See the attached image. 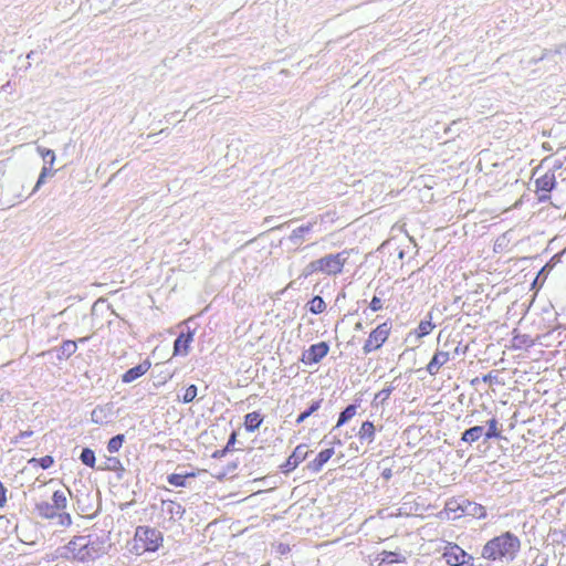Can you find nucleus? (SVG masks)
Listing matches in <instances>:
<instances>
[{
  "label": "nucleus",
  "mask_w": 566,
  "mask_h": 566,
  "mask_svg": "<svg viewBox=\"0 0 566 566\" xmlns=\"http://www.w3.org/2000/svg\"><path fill=\"white\" fill-rule=\"evenodd\" d=\"M108 537L105 535H77L55 551V558L87 563L107 554Z\"/></svg>",
  "instance_id": "f257e3e1"
},
{
  "label": "nucleus",
  "mask_w": 566,
  "mask_h": 566,
  "mask_svg": "<svg viewBox=\"0 0 566 566\" xmlns=\"http://www.w3.org/2000/svg\"><path fill=\"white\" fill-rule=\"evenodd\" d=\"M520 549V538L507 531L488 541L482 548L481 556L488 560L511 563L516 558Z\"/></svg>",
  "instance_id": "f03ea898"
},
{
  "label": "nucleus",
  "mask_w": 566,
  "mask_h": 566,
  "mask_svg": "<svg viewBox=\"0 0 566 566\" xmlns=\"http://www.w3.org/2000/svg\"><path fill=\"white\" fill-rule=\"evenodd\" d=\"M67 493L71 494L69 490H56L51 497V502L41 501L35 503V513L44 520L55 518L60 511L67 507Z\"/></svg>",
  "instance_id": "7ed1b4c3"
},
{
  "label": "nucleus",
  "mask_w": 566,
  "mask_h": 566,
  "mask_svg": "<svg viewBox=\"0 0 566 566\" xmlns=\"http://www.w3.org/2000/svg\"><path fill=\"white\" fill-rule=\"evenodd\" d=\"M135 541L143 544L144 551L156 552L163 545V533L148 525H139L135 530Z\"/></svg>",
  "instance_id": "20e7f679"
},
{
  "label": "nucleus",
  "mask_w": 566,
  "mask_h": 566,
  "mask_svg": "<svg viewBox=\"0 0 566 566\" xmlns=\"http://www.w3.org/2000/svg\"><path fill=\"white\" fill-rule=\"evenodd\" d=\"M352 252H353L352 249L350 250L345 249L338 253H331V254L324 255L323 258H319L321 272L326 275H331V276L340 274L343 272L344 265L347 263Z\"/></svg>",
  "instance_id": "39448f33"
},
{
  "label": "nucleus",
  "mask_w": 566,
  "mask_h": 566,
  "mask_svg": "<svg viewBox=\"0 0 566 566\" xmlns=\"http://www.w3.org/2000/svg\"><path fill=\"white\" fill-rule=\"evenodd\" d=\"M390 331L391 323L389 321L379 324L375 329H373L363 346L364 354L368 355L371 352L379 349L388 339Z\"/></svg>",
  "instance_id": "423d86ee"
},
{
  "label": "nucleus",
  "mask_w": 566,
  "mask_h": 566,
  "mask_svg": "<svg viewBox=\"0 0 566 566\" xmlns=\"http://www.w3.org/2000/svg\"><path fill=\"white\" fill-rule=\"evenodd\" d=\"M443 557L450 566H473V557L457 544H450Z\"/></svg>",
  "instance_id": "0eeeda50"
},
{
  "label": "nucleus",
  "mask_w": 566,
  "mask_h": 566,
  "mask_svg": "<svg viewBox=\"0 0 566 566\" xmlns=\"http://www.w3.org/2000/svg\"><path fill=\"white\" fill-rule=\"evenodd\" d=\"M329 350V346L326 342H319L310 346L302 355V361L306 365H313L319 363Z\"/></svg>",
  "instance_id": "6e6552de"
},
{
  "label": "nucleus",
  "mask_w": 566,
  "mask_h": 566,
  "mask_svg": "<svg viewBox=\"0 0 566 566\" xmlns=\"http://www.w3.org/2000/svg\"><path fill=\"white\" fill-rule=\"evenodd\" d=\"M308 454L306 444H298L292 454L286 459V461L280 465V469L283 473H290L293 471L300 463H302Z\"/></svg>",
  "instance_id": "1a4fd4ad"
},
{
  "label": "nucleus",
  "mask_w": 566,
  "mask_h": 566,
  "mask_svg": "<svg viewBox=\"0 0 566 566\" xmlns=\"http://www.w3.org/2000/svg\"><path fill=\"white\" fill-rule=\"evenodd\" d=\"M536 191L538 193V200L545 201L549 198V192L556 186V179L554 172L547 171L542 177L535 180Z\"/></svg>",
  "instance_id": "9d476101"
},
{
  "label": "nucleus",
  "mask_w": 566,
  "mask_h": 566,
  "mask_svg": "<svg viewBox=\"0 0 566 566\" xmlns=\"http://www.w3.org/2000/svg\"><path fill=\"white\" fill-rule=\"evenodd\" d=\"M195 331L187 325V331L181 332L174 342V355L186 356L193 340Z\"/></svg>",
  "instance_id": "9b49d317"
},
{
  "label": "nucleus",
  "mask_w": 566,
  "mask_h": 566,
  "mask_svg": "<svg viewBox=\"0 0 566 566\" xmlns=\"http://www.w3.org/2000/svg\"><path fill=\"white\" fill-rule=\"evenodd\" d=\"M151 364L148 359L142 361L140 364L129 368L122 375V381L125 384L133 382L138 379L143 375H145L150 368Z\"/></svg>",
  "instance_id": "f8f14e48"
},
{
  "label": "nucleus",
  "mask_w": 566,
  "mask_h": 566,
  "mask_svg": "<svg viewBox=\"0 0 566 566\" xmlns=\"http://www.w3.org/2000/svg\"><path fill=\"white\" fill-rule=\"evenodd\" d=\"M334 448H327L322 450L314 460L307 463V469L313 473H318L322 471L323 467L327 461L334 455Z\"/></svg>",
  "instance_id": "ddd939ff"
},
{
  "label": "nucleus",
  "mask_w": 566,
  "mask_h": 566,
  "mask_svg": "<svg viewBox=\"0 0 566 566\" xmlns=\"http://www.w3.org/2000/svg\"><path fill=\"white\" fill-rule=\"evenodd\" d=\"M449 359L450 354L448 352L437 350L426 369L431 376H434L439 373L440 368L449 361Z\"/></svg>",
  "instance_id": "4468645a"
},
{
  "label": "nucleus",
  "mask_w": 566,
  "mask_h": 566,
  "mask_svg": "<svg viewBox=\"0 0 566 566\" xmlns=\"http://www.w3.org/2000/svg\"><path fill=\"white\" fill-rule=\"evenodd\" d=\"M462 513L468 516H472L474 518H485L486 517V509L475 502L464 499L462 504Z\"/></svg>",
  "instance_id": "2eb2a0df"
},
{
  "label": "nucleus",
  "mask_w": 566,
  "mask_h": 566,
  "mask_svg": "<svg viewBox=\"0 0 566 566\" xmlns=\"http://www.w3.org/2000/svg\"><path fill=\"white\" fill-rule=\"evenodd\" d=\"M316 222H308L307 224H302L298 228L294 229L289 235V240L294 245H301L305 240V237L313 230V227Z\"/></svg>",
  "instance_id": "dca6fc26"
},
{
  "label": "nucleus",
  "mask_w": 566,
  "mask_h": 566,
  "mask_svg": "<svg viewBox=\"0 0 566 566\" xmlns=\"http://www.w3.org/2000/svg\"><path fill=\"white\" fill-rule=\"evenodd\" d=\"M77 349V342L75 340H71V339H66L64 340L60 347H57L55 350H56V358L59 360H66L69 359L72 355L75 354Z\"/></svg>",
  "instance_id": "f3484780"
},
{
  "label": "nucleus",
  "mask_w": 566,
  "mask_h": 566,
  "mask_svg": "<svg viewBox=\"0 0 566 566\" xmlns=\"http://www.w3.org/2000/svg\"><path fill=\"white\" fill-rule=\"evenodd\" d=\"M196 478L195 472H185V473H171L167 476V482L170 485L177 488H187L189 486L188 480Z\"/></svg>",
  "instance_id": "a211bd4d"
},
{
  "label": "nucleus",
  "mask_w": 566,
  "mask_h": 566,
  "mask_svg": "<svg viewBox=\"0 0 566 566\" xmlns=\"http://www.w3.org/2000/svg\"><path fill=\"white\" fill-rule=\"evenodd\" d=\"M163 506L166 513L170 516V518L174 520H181L186 512L185 507L181 504L170 500L163 501Z\"/></svg>",
  "instance_id": "6ab92c4d"
},
{
  "label": "nucleus",
  "mask_w": 566,
  "mask_h": 566,
  "mask_svg": "<svg viewBox=\"0 0 566 566\" xmlns=\"http://www.w3.org/2000/svg\"><path fill=\"white\" fill-rule=\"evenodd\" d=\"M484 436V427L483 426H474L467 430H464L461 434V442L473 443L478 441L481 437Z\"/></svg>",
  "instance_id": "aec40b11"
},
{
  "label": "nucleus",
  "mask_w": 566,
  "mask_h": 566,
  "mask_svg": "<svg viewBox=\"0 0 566 566\" xmlns=\"http://www.w3.org/2000/svg\"><path fill=\"white\" fill-rule=\"evenodd\" d=\"M263 422V417L259 411L249 412L244 417V428L248 432H254Z\"/></svg>",
  "instance_id": "412c9836"
},
{
  "label": "nucleus",
  "mask_w": 566,
  "mask_h": 566,
  "mask_svg": "<svg viewBox=\"0 0 566 566\" xmlns=\"http://www.w3.org/2000/svg\"><path fill=\"white\" fill-rule=\"evenodd\" d=\"M380 563L392 564V563H405L406 557L398 552L382 551L377 557Z\"/></svg>",
  "instance_id": "4be33fe9"
},
{
  "label": "nucleus",
  "mask_w": 566,
  "mask_h": 566,
  "mask_svg": "<svg viewBox=\"0 0 566 566\" xmlns=\"http://www.w3.org/2000/svg\"><path fill=\"white\" fill-rule=\"evenodd\" d=\"M397 380V378L390 382L388 386H386L384 389H381L379 392H377L374 397L373 403L378 405H385V402L389 399L390 395L394 390H396V386L394 382Z\"/></svg>",
  "instance_id": "5701e85b"
},
{
  "label": "nucleus",
  "mask_w": 566,
  "mask_h": 566,
  "mask_svg": "<svg viewBox=\"0 0 566 566\" xmlns=\"http://www.w3.org/2000/svg\"><path fill=\"white\" fill-rule=\"evenodd\" d=\"M356 411H357V405L356 403H352V405H348L340 413H339V417H338V420H337V423L336 426L333 428V430L342 427L343 424H345L346 422H348L355 415H356Z\"/></svg>",
  "instance_id": "b1692460"
},
{
  "label": "nucleus",
  "mask_w": 566,
  "mask_h": 566,
  "mask_svg": "<svg viewBox=\"0 0 566 566\" xmlns=\"http://www.w3.org/2000/svg\"><path fill=\"white\" fill-rule=\"evenodd\" d=\"M358 437L360 440H366L368 442H373L375 439V426L371 421H364L360 430L358 432Z\"/></svg>",
  "instance_id": "393cba45"
},
{
  "label": "nucleus",
  "mask_w": 566,
  "mask_h": 566,
  "mask_svg": "<svg viewBox=\"0 0 566 566\" xmlns=\"http://www.w3.org/2000/svg\"><path fill=\"white\" fill-rule=\"evenodd\" d=\"M486 424H488V430H484V438L485 440H491V439H500L502 438L501 436V431L499 429V421L495 419V418H492L490 420L486 421Z\"/></svg>",
  "instance_id": "a878e982"
},
{
  "label": "nucleus",
  "mask_w": 566,
  "mask_h": 566,
  "mask_svg": "<svg viewBox=\"0 0 566 566\" xmlns=\"http://www.w3.org/2000/svg\"><path fill=\"white\" fill-rule=\"evenodd\" d=\"M78 459L84 465L92 469L95 468L96 457L95 452L91 448H83Z\"/></svg>",
  "instance_id": "bb28decb"
},
{
  "label": "nucleus",
  "mask_w": 566,
  "mask_h": 566,
  "mask_svg": "<svg viewBox=\"0 0 566 566\" xmlns=\"http://www.w3.org/2000/svg\"><path fill=\"white\" fill-rule=\"evenodd\" d=\"M323 402V399H318V400H315L311 403V406L304 410L303 412H301L298 415V417L296 418V424H301L302 422H304L308 417H311L312 415H314L319 408H321V405Z\"/></svg>",
  "instance_id": "cd10ccee"
},
{
  "label": "nucleus",
  "mask_w": 566,
  "mask_h": 566,
  "mask_svg": "<svg viewBox=\"0 0 566 566\" xmlns=\"http://www.w3.org/2000/svg\"><path fill=\"white\" fill-rule=\"evenodd\" d=\"M308 311L312 314H321L326 310V303L319 295L314 296L308 303Z\"/></svg>",
  "instance_id": "c85d7f7f"
},
{
  "label": "nucleus",
  "mask_w": 566,
  "mask_h": 566,
  "mask_svg": "<svg viewBox=\"0 0 566 566\" xmlns=\"http://www.w3.org/2000/svg\"><path fill=\"white\" fill-rule=\"evenodd\" d=\"M463 500L464 499L448 501L447 504H446V512L448 514L450 512L454 513L455 515L453 516V518H458V517H461L462 515H464V513H462Z\"/></svg>",
  "instance_id": "c756f323"
},
{
  "label": "nucleus",
  "mask_w": 566,
  "mask_h": 566,
  "mask_svg": "<svg viewBox=\"0 0 566 566\" xmlns=\"http://www.w3.org/2000/svg\"><path fill=\"white\" fill-rule=\"evenodd\" d=\"M31 467H40L43 470L50 469L54 464V459L51 455H44L42 458H32L28 462Z\"/></svg>",
  "instance_id": "7c9ffc66"
},
{
  "label": "nucleus",
  "mask_w": 566,
  "mask_h": 566,
  "mask_svg": "<svg viewBox=\"0 0 566 566\" xmlns=\"http://www.w3.org/2000/svg\"><path fill=\"white\" fill-rule=\"evenodd\" d=\"M428 316L429 318L421 321L418 328L416 329V334L420 338L429 335L434 328V325L431 322V314H429Z\"/></svg>",
  "instance_id": "2f4dec72"
},
{
  "label": "nucleus",
  "mask_w": 566,
  "mask_h": 566,
  "mask_svg": "<svg viewBox=\"0 0 566 566\" xmlns=\"http://www.w3.org/2000/svg\"><path fill=\"white\" fill-rule=\"evenodd\" d=\"M97 470H108V471H123V464L120 460L116 457H109L106 459L105 465L98 467Z\"/></svg>",
  "instance_id": "473e14b6"
},
{
  "label": "nucleus",
  "mask_w": 566,
  "mask_h": 566,
  "mask_svg": "<svg viewBox=\"0 0 566 566\" xmlns=\"http://www.w3.org/2000/svg\"><path fill=\"white\" fill-rule=\"evenodd\" d=\"M124 441H125L124 434H116V436L112 437L107 442V451L109 453L117 452L122 448Z\"/></svg>",
  "instance_id": "72a5a7b5"
},
{
  "label": "nucleus",
  "mask_w": 566,
  "mask_h": 566,
  "mask_svg": "<svg viewBox=\"0 0 566 566\" xmlns=\"http://www.w3.org/2000/svg\"><path fill=\"white\" fill-rule=\"evenodd\" d=\"M514 347L521 348V347H533L535 345L534 339L531 338L530 335L523 334V335H516L513 338Z\"/></svg>",
  "instance_id": "f704fd0d"
},
{
  "label": "nucleus",
  "mask_w": 566,
  "mask_h": 566,
  "mask_svg": "<svg viewBox=\"0 0 566 566\" xmlns=\"http://www.w3.org/2000/svg\"><path fill=\"white\" fill-rule=\"evenodd\" d=\"M38 151L40 153L41 157L44 160V165L53 166L55 161V154L52 149L44 148V147H38Z\"/></svg>",
  "instance_id": "c9c22d12"
},
{
  "label": "nucleus",
  "mask_w": 566,
  "mask_h": 566,
  "mask_svg": "<svg viewBox=\"0 0 566 566\" xmlns=\"http://www.w3.org/2000/svg\"><path fill=\"white\" fill-rule=\"evenodd\" d=\"M197 392H198V388L196 385L188 386L185 390L181 401L184 403L192 402L195 400V398L197 397Z\"/></svg>",
  "instance_id": "e433bc0d"
},
{
  "label": "nucleus",
  "mask_w": 566,
  "mask_h": 566,
  "mask_svg": "<svg viewBox=\"0 0 566 566\" xmlns=\"http://www.w3.org/2000/svg\"><path fill=\"white\" fill-rule=\"evenodd\" d=\"M55 518H57V524L60 526L69 527L72 525V517H71L70 513L65 512V510L60 511L59 515H56Z\"/></svg>",
  "instance_id": "4c0bfd02"
},
{
  "label": "nucleus",
  "mask_w": 566,
  "mask_h": 566,
  "mask_svg": "<svg viewBox=\"0 0 566 566\" xmlns=\"http://www.w3.org/2000/svg\"><path fill=\"white\" fill-rule=\"evenodd\" d=\"M319 264H321L319 259H317V260H314V261L310 262V263L305 266L304 272H303V275H304L305 277H307L308 275H311V274H313V273H315V272H321V266H319Z\"/></svg>",
  "instance_id": "58836bf2"
},
{
  "label": "nucleus",
  "mask_w": 566,
  "mask_h": 566,
  "mask_svg": "<svg viewBox=\"0 0 566 566\" xmlns=\"http://www.w3.org/2000/svg\"><path fill=\"white\" fill-rule=\"evenodd\" d=\"M32 436H33V431L32 430L20 431L15 437H13L11 439V443L12 444H18L24 438H30Z\"/></svg>",
  "instance_id": "ea45409f"
},
{
  "label": "nucleus",
  "mask_w": 566,
  "mask_h": 566,
  "mask_svg": "<svg viewBox=\"0 0 566 566\" xmlns=\"http://www.w3.org/2000/svg\"><path fill=\"white\" fill-rule=\"evenodd\" d=\"M369 308L373 312H378L382 308V301L378 295H374V297L371 298V301L369 303Z\"/></svg>",
  "instance_id": "a19ab883"
},
{
  "label": "nucleus",
  "mask_w": 566,
  "mask_h": 566,
  "mask_svg": "<svg viewBox=\"0 0 566 566\" xmlns=\"http://www.w3.org/2000/svg\"><path fill=\"white\" fill-rule=\"evenodd\" d=\"M235 442H237V432H235V431H232V432H231V434H230V437H229V439H228V442H227V444H226V447H224V450H226L227 452H229V451L233 448V446L235 444Z\"/></svg>",
  "instance_id": "79ce46f5"
},
{
  "label": "nucleus",
  "mask_w": 566,
  "mask_h": 566,
  "mask_svg": "<svg viewBox=\"0 0 566 566\" xmlns=\"http://www.w3.org/2000/svg\"><path fill=\"white\" fill-rule=\"evenodd\" d=\"M7 503V488L0 484V507H3Z\"/></svg>",
  "instance_id": "37998d69"
},
{
  "label": "nucleus",
  "mask_w": 566,
  "mask_h": 566,
  "mask_svg": "<svg viewBox=\"0 0 566 566\" xmlns=\"http://www.w3.org/2000/svg\"><path fill=\"white\" fill-rule=\"evenodd\" d=\"M52 167L53 166H50V165H44L41 169V175H43L44 177H49V176H52L53 175V170H52Z\"/></svg>",
  "instance_id": "c03bdc74"
},
{
  "label": "nucleus",
  "mask_w": 566,
  "mask_h": 566,
  "mask_svg": "<svg viewBox=\"0 0 566 566\" xmlns=\"http://www.w3.org/2000/svg\"><path fill=\"white\" fill-rule=\"evenodd\" d=\"M46 178L48 177H44L43 175L40 174L32 192L38 191L40 189V187L45 182Z\"/></svg>",
  "instance_id": "a18cd8bd"
},
{
  "label": "nucleus",
  "mask_w": 566,
  "mask_h": 566,
  "mask_svg": "<svg viewBox=\"0 0 566 566\" xmlns=\"http://www.w3.org/2000/svg\"><path fill=\"white\" fill-rule=\"evenodd\" d=\"M46 178L48 177H44L43 175L40 174L32 192L38 191L40 189V187L45 182Z\"/></svg>",
  "instance_id": "49530a36"
},
{
  "label": "nucleus",
  "mask_w": 566,
  "mask_h": 566,
  "mask_svg": "<svg viewBox=\"0 0 566 566\" xmlns=\"http://www.w3.org/2000/svg\"><path fill=\"white\" fill-rule=\"evenodd\" d=\"M228 452L223 449H220V450H216L213 453H212V458L213 459H221L223 458Z\"/></svg>",
  "instance_id": "de8ad7c7"
},
{
  "label": "nucleus",
  "mask_w": 566,
  "mask_h": 566,
  "mask_svg": "<svg viewBox=\"0 0 566 566\" xmlns=\"http://www.w3.org/2000/svg\"><path fill=\"white\" fill-rule=\"evenodd\" d=\"M35 55V51H30L28 54H27V60H33V56ZM31 66V62L28 61L27 62V65L23 66L24 71H27L29 67Z\"/></svg>",
  "instance_id": "09e8293b"
},
{
  "label": "nucleus",
  "mask_w": 566,
  "mask_h": 566,
  "mask_svg": "<svg viewBox=\"0 0 566 566\" xmlns=\"http://www.w3.org/2000/svg\"><path fill=\"white\" fill-rule=\"evenodd\" d=\"M381 476L385 479V480H389L391 479L392 476V470L390 468H387L382 471L381 473Z\"/></svg>",
  "instance_id": "8fccbe9b"
},
{
  "label": "nucleus",
  "mask_w": 566,
  "mask_h": 566,
  "mask_svg": "<svg viewBox=\"0 0 566 566\" xmlns=\"http://www.w3.org/2000/svg\"><path fill=\"white\" fill-rule=\"evenodd\" d=\"M556 54H562V53H566V43L565 44H560L558 46H556L555 51H554Z\"/></svg>",
  "instance_id": "3c124183"
},
{
  "label": "nucleus",
  "mask_w": 566,
  "mask_h": 566,
  "mask_svg": "<svg viewBox=\"0 0 566 566\" xmlns=\"http://www.w3.org/2000/svg\"><path fill=\"white\" fill-rule=\"evenodd\" d=\"M492 378H493L492 374H488V375L483 376L482 379H483L484 382H491Z\"/></svg>",
  "instance_id": "603ef678"
},
{
  "label": "nucleus",
  "mask_w": 566,
  "mask_h": 566,
  "mask_svg": "<svg viewBox=\"0 0 566 566\" xmlns=\"http://www.w3.org/2000/svg\"><path fill=\"white\" fill-rule=\"evenodd\" d=\"M90 338H91V336H85V337H81V338H78V340H76V342H77V343H81V344H84V343L88 342V340H90Z\"/></svg>",
  "instance_id": "864d4df0"
},
{
  "label": "nucleus",
  "mask_w": 566,
  "mask_h": 566,
  "mask_svg": "<svg viewBox=\"0 0 566 566\" xmlns=\"http://www.w3.org/2000/svg\"><path fill=\"white\" fill-rule=\"evenodd\" d=\"M375 295H378V296L381 298V296H384V295H385V291H384V290H381V289H379V287H377V289H376V294H375Z\"/></svg>",
  "instance_id": "5fc2aeb1"
},
{
  "label": "nucleus",
  "mask_w": 566,
  "mask_h": 566,
  "mask_svg": "<svg viewBox=\"0 0 566 566\" xmlns=\"http://www.w3.org/2000/svg\"><path fill=\"white\" fill-rule=\"evenodd\" d=\"M355 329L356 331H361L363 329V324L360 322L356 323L355 324Z\"/></svg>",
  "instance_id": "6e6d98bb"
},
{
  "label": "nucleus",
  "mask_w": 566,
  "mask_h": 566,
  "mask_svg": "<svg viewBox=\"0 0 566 566\" xmlns=\"http://www.w3.org/2000/svg\"><path fill=\"white\" fill-rule=\"evenodd\" d=\"M548 50H544L542 56L539 57V60H544L547 55H548Z\"/></svg>",
  "instance_id": "4d7b16f0"
},
{
  "label": "nucleus",
  "mask_w": 566,
  "mask_h": 566,
  "mask_svg": "<svg viewBox=\"0 0 566 566\" xmlns=\"http://www.w3.org/2000/svg\"><path fill=\"white\" fill-rule=\"evenodd\" d=\"M217 479L222 480L226 476V473H219L214 475Z\"/></svg>",
  "instance_id": "13d9d810"
},
{
  "label": "nucleus",
  "mask_w": 566,
  "mask_h": 566,
  "mask_svg": "<svg viewBox=\"0 0 566 566\" xmlns=\"http://www.w3.org/2000/svg\"><path fill=\"white\" fill-rule=\"evenodd\" d=\"M95 415H96V410H94V411H93L92 417H95ZM93 422L98 423V420H96L95 418H93Z\"/></svg>",
  "instance_id": "bf43d9fd"
},
{
  "label": "nucleus",
  "mask_w": 566,
  "mask_h": 566,
  "mask_svg": "<svg viewBox=\"0 0 566 566\" xmlns=\"http://www.w3.org/2000/svg\"><path fill=\"white\" fill-rule=\"evenodd\" d=\"M291 222H293V220L289 221L287 223L280 224V226L277 227V229H282L285 224H290Z\"/></svg>",
  "instance_id": "052dcab7"
},
{
  "label": "nucleus",
  "mask_w": 566,
  "mask_h": 566,
  "mask_svg": "<svg viewBox=\"0 0 566 566\" xmlns=\"http://www.w3.org/2000/svg\"><path fill=\"white\" fill-rule=\"evenodd\" d=\"M454 352H455V354L460 353L459 346H457Z\"/></svg>",
  "instance_id": "680f3d73"
},
{
  "label": "nucleus",
  "mask_w": 566,
  "mask_h": 566,
  "mask_svg": "<svg viewBox=\"0 0 566 566\" xmlns=\"http://www.w3.org/2000/svg\"><path fill=\"white\" fill-rule=\"evenodd\" d=\"M230 468L235 469V468H237V464H230Z\"/></svg>",
  "instance_id": "e2e57ef3"
},
{
  "label": "nucleus",
  "mask_w": 566,
  "mask_h": 566,
  "mask_svg": "<svg viewBox=\"0 0 566 566\" xmlns=\"http://www.w3.org/2000/svg\"><path fill=\"white\" fill-rule=\"evenodd\" d=\"M230 468L235 469V468H237V464H230Z\"/></svg>",
  "instance_id": "0e129e2a"
},
{
  "label": "nucleus",
  "mask_w": 566,
  "mask_h": 566,
  "mask_svg": "<svg viewBox=\"0 0 566 566\" xmlns=\"http://www.w3.org/2000/svg\"><path fill=\"white\" fill-rule=\"evenodd\" d=\"M0 401H2V398L0 397Z\"/></svg>",
  "instance_id": "69168bd1"
},
{
  "label": "nucleus",
  "mask_w": 566,
  "mask_h": 566,
  "mask_svg": "<svg viewBox=\"0 0 566 566\" xmlns=\"http://www.w3.org/2000/svg\"><path fill=\"white\" fill-rule=\"evenodd\" d=\"M0 484H3V483L0 481Z\"/></svg>",
  "instance_id": "338daca9"
}]
</instances>
